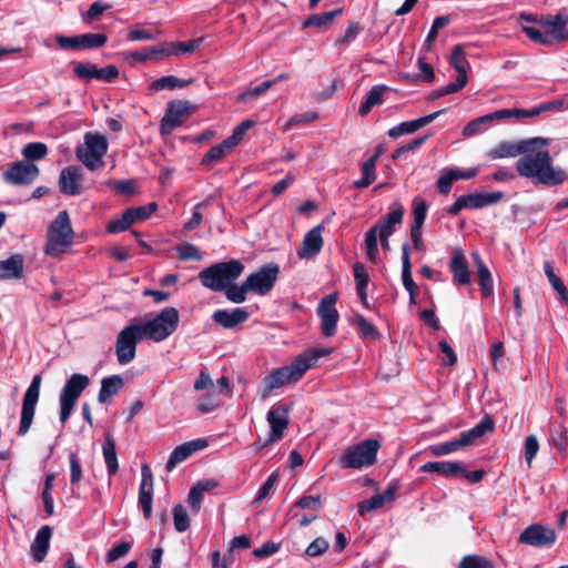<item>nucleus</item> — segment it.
Listing matches in <instances>:
<instances>
[{
    "instance_id": "nucleus-54",
    "label": "nucleus",
    "mask_w": 568,
    "mask_h": 568,
    "mask_svg": "<svg viewBox=\"0 0 568 568\" xmlns=\"http://www.w3.org/2000/svg\"><path fill=\"white\" fill-rule=\"evenodd\" d=\"M190 456H191V454H190V450L187 449L185 443L176 446L172 450V453L166 462V465H165L166 470L171 471L178 464L182 463Z\"/></svg>"
},
{
    "instance_id": "nucleus-30",
    "label": "nucleus",
    "mask_w": 568,
    "mask_h": 568,
    "mask_svg": "<svg viewBox=\"0 0 568 568\" xmlns=\"http://www.w3.org/2000/svg\"><path fill=\"white\" fill-rule=\"evenodd\" d=\"M105 440L102 446L103 457L108 470L109 477H112L116 474L119 469L116 448H115V439L112 436L111 432H105L104 434Z\"/></svg>"
},
{
    "instance_id": "nucleus-53",
    "label": "nucleus",
    "mask_w": 568,
    "mask_h": 568,
    "mask_svg": "<svg viewBox=\"0 0 568 568\" xmlns=\"http://www.w3.org/2000/svg\"><path fill=\"white\" fill-rule=\"evenodd\" d=\"M458 568H494V564L483 556L467 555L462 558Z\"/></svg>"
},
{
    "instance_id": "nucleus-62",
    "label": "nucleus",
    "mask_w": 568,
    "mask_h": 568,
    "mask_svg": "<svg viewBox=\"0 0 568 568\" xmlns=\"http://www.w3.org/2000/svg\"><path fill=\"white\" fill-rule=\"evenodd\" d=\"M158 38V34L139 27H132L128 33V40L130 41H153Z\"/></svg>"
},
{
    "instance_id": "nucleus-17",
    "label": "nucleus",
    "mask_w": 568,
    "mask_h": 568,
    "mask_svg": "<svg viewBox=\"0 0 568 568\" xmlns=\"http://www.w3.org/2000/svg\"><path fill=\"white\" fill-rule=\"evenodd\" d=\"M39 168L28 161H17L11 163L2 173V179L11 185H29L39 175Z\"/></svg>"
},
{
    "instance_id": "nucleus-20",
    "label": "nucleus",
    "mask_w": 568,
    "mask_h": 568,
    "mask_svg": "<svg viewBox=\"0 0 568 568\" xmlns=\"http://www.w3.org/2000/svg\"><path fill=\"white\" fill-rule=\"evenodd\" d=\"M141 483L139 488V505L142 507L143 515L146 519L152 516V498H153V476L148 464L141 467Z\"/></svg>"
},
{
    "instance_id": "nucleus-13",
    "label": "nucleus",
    "mask_w": 568,
    "mask_h": 568,
    "mask_svg": "<svg viewBox=\"0 0 568 568\" xmlns=\"http://www.w3.org/2000/svg\"><path fill=\"white\" fill-rule=\"evenodd\" d=\"M41 381V375H34L31 381V384L29 385L24 393L22 400L20 425L18 429L19 436H24L32 425L36 406L39 400Z\"/></svg>"
},
{
    "instance_id": "nucleus-5",
    "label": "nucleus",
    "mask_w": 568,
    "mask_h": 568,
    "mask_svg": "<svg viewBox=\"0 0 568 568\" xmlns=\"http://www.w3.org/2000/svg\"><path fill=\"white\" fill-rule=\"evenodd\" d=\"M74 232L71 226L69 214L65 210L60 211L48 229V240L44 252L47 255L58 257L65 253L72 245Z\"/></svg>"
},
{
    "instance_id": "nucleus-6",
    "label": "nucleus",
    "mask_w": 568,
    "mask_h": 568,
    "mask_svg": "<svg viewBox=\"0 0 568 568\" xmlns=\"http://www.w3.org/2000/svg\"><path fill=\"white\" fill-rule=\"evenodd\" d=\"M108 148L109 143L104 135L87 132L83 144L75 148V156L89 171L93 172L104 166L103 158Z\"/></svg>"
},
{
    "instance_id": "nucleus-15",
    "label": "nucleus",
    "mask_w": 568,
    "mask_h": 568,
    "mask_svg": "<svg viewBox=\"0 0 568 568\" xmlns=\"http://www.w3.org/2000/svg\"><path fill=\"white\" fill-rule=\"evenodd\" d=\"M290 412L291 406L282 403H276L270 408L266 415L270 433L264 445L276 443L284 437L290 423Z\"/></svg>"
},
{
    "instance_id": "nucleus-27",
    "label": "nucleus",
    "mask_w": 568,
    "mask_h": 568,
    "mask_svg": "<svg viewBox=\"0 0 568 568\" xmlns=\"http://www.w3.org/2000/svg\"><path fill=\"white\" fill-rule=\"evenodd\" d=\"M23 256L13 254L4 261H0V281L19 280L23 276Z\"/></svg>"
},
{
    "instance_id": "nucleus-33",
    "label": "nucleus",
    "mask_w": 568,
    "mask_h": 568,
    "mask_svg": "<svg viewBox=\"0 0 568 568\" xmlns=\"http://www.w3.org/2000/svg\"><path fill=\"white\" fill-rule=\"evenodd\" d=\"M123 385L124 382L120 375L104 377L101 381V387L98 395L99 403H106L111 397L120 392Z\"/></svg>"
},
{
    "instance_id": "nucleus-64",
    "label": "nucleus",
    "mask_w": 568,
    "mask_h": 568,
    "mask_svg": "<svg viewBox=\"0 0 568 568\" xmlns=\"http://www.w3.org/2000/svg\"><path fill=\"white\" fill-rule=\"evenodd\" d=\"M156 210L154 202L148 203L146 205L130 207L129 211L132 213L134 223L146 220Z\"/></svg>"
},
{
    "instance_id": "nucleus-42",
    "label": "nucleus",
    "mask_w": 568,
    "mask_h": 568,
    "mask_svg": "<svg viewBox=\"0 0 568 568\" xmlns=\"http://www.w3.org/2000/svg\"><path fill=\"white\" fill-rule=\"evenodd\" d=\"M202 39H192L184 42H170L166 41V47L169 50V57L170 55H182L185 53H192L194 52L199 45L201 44Z\"/></svg>"
},
{
    "instance_id": "nucleus-34",
    "label": "nucleus",
    "mask_w": 568,
    "mask_h": 568,
    "mask_svg": "<svg viewBox=\"0 0 568 568\" xmlns=\"http://www.w3.org/2000/svg\"><path fill=\"white\" fill-rule=\"evenodd\" d=\"M235 146L226 138L220 144L213 145L203 156L201 164L210 168L229 155Z\"/></svg>"
},
{
    "instance_id": "nucleus-36",
    "label": "nucleus",
    "mask_w": 568,
    "mask_h": 568,
    "mask_svg": "<svg viewBox=\"0 0 568 568\" xmlns=\"http://www.w3.org/2000/svg\"><path fill=\"white\" fill-rule=\"evenodd\" d=\"M378 156L379 153L377 152L362 164V178L353 182L355 189H365L374 182L376 178L375 166Z\"/></svg>"
},
{
    "instance_id": "nucleus-18",
    "label": "nucleus",
    "mask_w": 568,
    "mask_h": 568,
    "mask_svg": "<svg viewBox=\"0 0 568 568\" xmlns=\"http://www.w3.org/2000/svg\"><path fill=\"white\" fill-rule=\"evenodd\" d=\"M552 528L539 524L529 525L518 537V542L537 548L550 547L556 541Z\"/></svg>"
},
{
    "instance_id": "nucleus-22",
    "label": "nucleus",
    "mask_w": 568,
    "mask_h": 568,
    "mask_svg": "<svg viewBox=\"0 0 568 568\" xmlns=\"http://www.w3.org/2000/svg\"><path fill=\"white\" fill-rule=\"evenodd\" d=\"M446 110H438L427 115L420 116L415 120L404 121L392 129L388 130V136L393 139H397L404 134H412L416 132L418 129L432 123L435 119H437L440 114L445 113Z\"/></svg>"
},
{
    "instance_id": "nucleus-10",
    "label": "nucleus",
    "mask_w": 568,
    "mask_h": 568,
    "mask_svg": "<svg viewBox=\"0 0 568 568\" xmlns=\"http://www.w3.org/2000/svg\"><path fill=\"white\" fill-rule=\"evenodd\" d=\"M179 325V312L174 307L163 308L153 320L141 323L146 337L161 342L175 332Z\"/></svg>"
},
{
    "instance_id": "nucleus-8",
    "label": "nucleus",
    "mask_w": 568,
    "mask_h": 568,
    "mask_svg": "<svg viewBox=\"0 0 568 568\" xmlns=\"http://www.w3.org/2000/svg\"><path fill=\"white\" fill-rule=\"evenodd\" d=\"M493 429L494 422L488 415H486L473 428L462 432L457 438L430 446L432 453L435 456L452 454L470 445L475 439L483 437L487 432H491Z\"/></svg>"
},
{
    "instance_id": "nucleus-50",
    "label": "nucleus",
    "mask_w": 568,
    "mask_h": 568,
    "mask_svg": "<svg viewBox=\"0 0 568 568\" xmlns=\"http://www.w3.org/2000/svg\"><path fill=\"white\" fill-rule=\"evenodd\" d=\"M48 154V148L42 142H31L24 145L22 149V155L28 161H38L43 159Z\"/></svg>"
},
{
    "instance_id": "nucleus-48",
    "label": "nucleus",
    "mask_w": 568,
    "mask_h": 568,
    "mask_svg": "<svg viewBox=\"0 0 568 568\" xmlns=\"http://www.w3.org/2000/svg\"><path fill=\"white\" fill-rule=\"evenodd\" d=\"M79 40L81 49H98L106 43L108 37L104 33H82Z\"/></svg>"
},
{
    "instance_id": "nucleus-26",
    "label": "nucleus",
    "mask_w": 568,
    "mask_h": 568,
    "mask_svg": "<svg viewBox=\"0 0 568 568\" xmlns=\"http://www.w3.org/2000/svg\"><path fill=\"white\" fill-rule=\"evenodd\" d=\"M449 270L453 281L457 285H468L470 283V271L466 257L462 251H456L449 262Z\"/></svg>"
},
{
    "instance_id": "nucleus-51",
    "label": "nucleus",
    "mask_w": 568,
    "mask_h": 568,
    "mask_svg": "<svg viewBox=\"0 0 568 568\" xmlns=\"http://www.w3.org/2000/svg\"><path fill=\"white\" fill-rule=\"evenodd\" d=\"M74 74L82 80H92L98 77V67L91 62H73Z\"/></svg>"
},
{
    "instance_id": "nucleus-47",
    "label": "nucleus",
    "mask_w": 568,
    "mask_h": 568,
    "mask_svg": "<svg viewBox=\"0 0 568 568\" xmlns=\"http://www.w3.org/2000/svg\"><path fill=\"white\" fill-rule=\"evenodd\" d=\"M223 292L225 293L226 298L235 304L245 302L247 293H251L245 281L241 285H234L232 283Z\"/></svg>"
},
{
    "instance_id": "nucleus-21",
    "label": "nucleus",
    "mask_w": 568,
    "mask_h": 568,
    "mask_svg": "<svg viewBox=\"0 0 568 568\" xmlns=\"http://www.w3.org/2000/svg\"><path fill=\"white\" fill-rule=\"evenodd\" d=\"M82 173L81 169L70 165L61 170L59 176L60 192L65 195L75 196L82 192Z\"/></svg>"
},
{
    "instance_id": "nucleus-1",
    "label": "nucleus",
    "mask_w": 568,
    "mask_h": 568,
    "mask_svg": "<svg viewBox=\"0 0 568 568\" xmlns=\"http://www.w3.org/2000/svg\"><path fill=\"white\" fill-rule=\"evenodd\" d=\"M328 354V349L325 348H311L297 355L290 365L273 369L263 379L262 397L266 398L272 390L298 382L308 369L317 364L321 357Z\"/></svg>"
},
{
    "instance_id": "nucleus-16",
    "label": "nucleus",
    "mask_w": 568,
    "mask_h": 568,
    "mask_svg": "<svg viewBox=\"0 0 568 568\" xmlns=\"http://www.w3.org/2000/svg\"><path fill=\"white\" fill-rule=\"evenodd\" d=\"M190 113L191 105L187 101L178 100L169 102L160 124L161 134H171L176 128L183 124Z\"/></svg>"
},
{
    "instance_id": "nucleus-41",
    "label": "nucleus",
    "mask_w": 568,
    "mask_h": 568,
    "mask_svg": "<svg viewBox=\"0 0 568 568\" xmlns=\"http://www.w3.org/2000/svg\"><path fill=\"white\" fill-rule=\"evenodd\" d=\"M384 90L385 87L375 85L366 93L365 100L361 103L358 109L361 115H366L373 106L383 104Z\"/></svg>"
},
{
    "instance_id": "nucleus-49",
    "label": "nucleus",
    "mask_w": 568,
    "mask_h": 568,
    "mask_svg": "<svg viewBox=\"0 0 568 568\" xmlns=\"http://www.w3.org/2000/svg\"><path fill=\"white\" fill-rule=\"evenodd\" d=\"M449 63L458 74H467L466 67L468 65V61L463 45L457 44L453 48Z\"/></svg>"
},
{
    "instance_id": "nucleus-37",
    "label": "nucleus",
    "mask_w": 568,
    "mask_h": 568,
    "mask_svg": "<svg viewBox=\"0 0 568 568\" xmlns=\"http://www.w3.org/2000/svg\"><path fill=\"white\" fill-rule=\"evenodd\" d=\"M544 271L551 287L557 293L558 300L565 305H568V288L565 286L561 278L556 275L550 262L547 261L544 263Z\"/></svg>"
},
{
    "instance_id": "nucleus-46",
    "label": "nucleus",
    "mask_w": 568,
    "mask_h": 568,
    "mask_svg": "<svg viewBox=\"0 0 568 568\" xmlns=\"http://www.w3.org/2000/svg\"><path fill=\"white\" fill-rule=\"evenodd\" d=\"M354 270V278L356 283V292L359 297L365 300V292H367L369 276L365 268V266L361 263H356L353 266Z\"/></svg>"
},
{
    "instance_id": "nucleus-52",
    "label": "nucleus",
    "mask_w": 568,
    "mask_h": 568,
    "mask_svg": "<svg viewBox=\"0 0 568 568\" xmlns=\"http://www.w3.org/2000/svg\"><path fill=\"white\" fill-rule=\"evenodd\" d=\"M174 528L179 532H184L190 527V518L184 506L178 504L173 508Z\"/></svg>"
},
{
    "instance_id": "nucleus-60",
    "label": "nucleus",
    "mask_w": 568,
    "mask_h": 568,
    "mask_svg": "<svg viewBox=\"0 0 568 568\" xmlns=\"http://www.w3.org/2000/svg\"><path fill=\"white\" fill-rule=\"evenodd\" d=\"M253 120H244L233 129L232 134L227 138L234 146H236L244 138L247 130L254 125Z\"/></svg>"
},
{
    "instance_id": "nucleus-59",
    "label": "nucleus",
    "mask_w": 568,
    "mask_h": 568,
    "mask_svg": "<svg viewBox=\"0 0 568 568\" xmlns=\"http://www.w3.org/2000/svg\"><path fill=\"white\" fill-rule=\"evenodd\" d=\"M209 204H210V199H206V200L197 203L193 207L192 216L187 222H185L184 230L191 231L201 225V223H202V211L201 210H202V207H205Z\"/></svg>"
},
{
    "instance_id": "nucleus-12",
    "label": "nucleus",
    "mask_w": 568,
    "mask_h": 568,
    "mask_svg": "<svg viewBox=\"0 0 568 568\" xmlns=\"http://www.w3.org/2000/svg\"><path fill=\"white\" fill-rule=\"evenodd\" d=\"M550 140L546 138H530L520 140L518 142H503L498 144L496 148L491 149L488 152V156L493 160L496 159H505V158H515L520 154H526L528 152L535 151L537 149L545 148L549 145Z\"/></svg>"
},
{
    "instance_id": "nucleus-11",
    "label": "nucleus",
    "mask_w": 568,
    "mask_h": 568,
    "mask_svg": "<svg viewBox=\"0 0 568 568\" xmlns=\"http://www.w3.org/2000/svg\"><path fill=\"white\" fill-rule=\"evenodd\" d=\"M145 337L141 323H131L118 334L115 353L120 365H128L134 359L136 345Z\"/></svg>"
},
{
    "instance_id": "nucleus-23",
    "label": "nucleus",
    "mask_w": 568,
    "mask_h": 568,
    "mask_svg": "<svg viewBox=\"0 0 568 568\" xmlns=\"http://www.w3.org/2000/svg\"><path fill=\"white\" fill-rule=\"evenodd\" d=\"M322 231L323 226L316 225L305 234L302 245L297 251L300 258H313L320 254L323 247Z\"/></svg>"
},
{
    "instance_id": "nucleus-55",
    "label": "nucleus",
    "mask_w": 568,
    "mask_h": 568,
    "mask_svg": "<svg viewBox=\"0 0 568 568\" xmlns=\"http://www.w3.org/2000/svg\"><path fill=\"white\" fill-rule=\"evenodd\" d=\"M449 22V16H439L436 17L432 23L430 30L425 39L424 48L427 50L430 48L433 41L437 37V32L439 29L446 27Z\"/></svg>"
},
{
    "instance_id": "nucleus-43",
    "label": "nucleus",
    "mask_w": 568,
    "mask_h": 568,
    "mask_svg": "<svg viewBox=\"0 0 568 568\" xmlns=\"http://www.w3.org/2000/svg\"><path fill=\"white\" fill-rule=\"evenodd\" d=\"M190 81L181 80L175 75H165L154 80L151 83V89L154 91L161 90H175L180 88H184L189 84Z\"/></svg>"
},
{
    "instance_id": "nucleus-31",
    "label": "nucleus",
    "mask_w": 568,
    "mask_h": 568,
    "mask_svg": "<svg viewBox=\"0 0 568 568\" xmlns=\"http://www.w3.org/2000/svg\"><path fill=\"white\" fill-rule=\"evenodd\" d=\"M169 57L166 41L158 45L148 47L141 50L132 51L130 58L135 62H145L148 60H161Z\"/></svg>"
},
{
    "instance_id": "nucleus-39",
    "label": "nucleus",
    "mask_w": 568,
    "mask_h": 568,
    "mask_svg": "<svg viewBox=\"0 0 568 568\" xmlns=\"http://www.w3.org/2000/svg\"><path fill=\"white\" fill-rule=\"evenodd\" d=\"M402 282L406 291L417 290V285L413 280L412 264L409 257V244L402 245Z\"/></svg>"
},
{
    "instance_id": "nucleus-3",
    "label": "nucleus",
    "mask_w": 568,
    "mask_h": 568,
    "mask_svg": "<svg viewBox=\"0 0 568 568\" xmlns=\"http://www.w3.org/2000/svg\"><path fill=\"white\" fill-rule=\"evenodd\" d=\"M244 271L239 260L215 263L199 273L202 285L213 292H223L237 280Z\"/></svg>"
},
{
    "instance_id": "nucleus-14",
    "label": "nucleus",
    "mask_w": 568,
    "mask_h": 568,
    "mask_svg": "<svg viewBox=\"0 0 568 568\" xmlns=\"http://www.w3.org/2000/svg\"><path fill=\"white\" fill-rule=\"evenodd\" d=\"M280 274V266L276 263H268L256 272L250 274L245 282L251 291L260 296L267 295L274 287Z\"/></svg>"
},
{
    "instance_id": "nucleus-25",
    "label": "nucleus",
    "mask_w": 568,
    "mask_h": 568,
    "mask_svg": "<svg viewBox=\"0 0 568 568\" xmlns=\"http://www.w3.org/2000/svg\"><path fill=\"white\" fill-rule=\"evenodd\" d=\"M89 384L90 379L87 375L73 374L62 387L59 398L75 404L77 399L80 397L81 393L89 386Z\"/></svg>"
},
{
    "instance_id": "nucleus-56",
    "label": "nucleus",
    "mask_w": 568,
    "mask_h": 568,
    "mask_svg": "<svg viewBox=\"0 0 568 568\" xmlns=\"http://www.w3.org/2000/svg\"><path fill=\"white\" fill-rule=\"evenodd\" d=\"M132 548V544L129 541H122L118 545H114L106 552L105 560L106 562H113L120 558L125 557Z\"/></svg>"
},
{
    "instance_id": "nucleus-45",
    "label": "nucleus",
    "mask_w": 568,
    "mask_h": 568,
    "mask_svg": "<svg viewBox=\"0 0 568 568\" xmlns=\"http://www.w3.org/2000/svg\"><path fill=\"white\" fill-rule=\"evenodd\" d=\"M132 224H134L132 213L125 210L119 217L111 220L108 223L106 230L109 233H120L126 231Z\"/></svg>"
},
{
    "instance_id": "nucleus-19",
    "label": "nucleus",
    "mask_w": 568,
    "mask_h": 568,
    "mask_svg": "<svg viewBox=\"0 0 568 568\" xmlns=\"http://www.w3.org/2000/svg\"><path fill=\"white\" fill-rule=\"evenodd\" d=\"M336 294H329L321 300L317 306V315L321 318V329L324 336L331 337L336 332L338 312L335 307Z\"/></svg>"
},
{
    "instance_id": "nucleus-57",
    "label": "nucleus",
    "mask_w": 568,
    "mask_h": 568,
    "mask_svg": "<svg viewBox=\"0 0 568 568\" xmlns=\"http://www.w3.org/2000/svg\"><path fill=\"white\" fill-rule=\"evenodd\" d=\"M427 203L423 199H415L414 200V209H413V223L414 226H420L423 227V224L425 222L426 215H427Z\"/></svg>"
},
{
    "instance_id": "nucleus-7",
    "label": "nucleus",
    "mask_w": 568,
    "mask_h": 568,
    "mask_svg": "<svg viewBox=\"0 0 568 568\" xmlns=\"http://www.w3.org/2000/svg\"><path fill=\"white\" fill-rule=\"evenodd\" d=\"M404 216V209L402 205L389 211L381 221L379 224L373 225L365 233V247L366 256L371 262H376L378 258V244L377 235L392 236L397 225L402 224Z\"/></svg>"
},
{
    "instance_id": "nucleus-44",
    "label": "nucleus",
    "mask_w": 568,
    "mask_h": 568,
    "mask_svg": "<svg viewBox=\"0 0 568 568\" xmlns=\"http://www.w3.org/2000/svg\"><path fill=\"white\" fill-rule=\"evenodd\" d=\"M353 324L357 327L358 334L362 338H379V333L377 328L372 323H369L363 315H355Z\"/></svg>"
},
{
    "instance_id": "nucleus-4",
    "label": "nucleus",
    "mask_w": 568,
    "mask_h": 568,
    "mask_svg": "<svg viewBox=\"0 0 568 568\" xmlns=\"http://www.w3.org/2000/svg\"><path fill=\"white\" fill-rule=\"evenodd\" d=\"M556 105V102H546L541 103L539 105H536L531 109H500L497 111H494L491 113H487L483 116L476 118L471 121H469L464 130L463 134L466 136H471L474 134H477L485 130L486 125L491 123L493 121L497 120H504V119H510L515 118L517 120H523L526 118H534L542 112L550 110Z\"/></svg>"
},
{
    "instance_id": "nucleus-61",
    "label": "nucleus",
    "mask_w": 568,
    "mask_h": 568,
    "mask_svg": "<svg viewBox=\"0 0 568 568\" xmlns=\"http://www.w3.org/2000/svg\"><path fill=\"white\" fill-rule=\"evenodd\" d=\"M179 257L183 261L195 260L200 261L203 258V253L200 248L193 244L185 243L178 248Z\"/></svg>"
},
{
    "instance_id": "nucleus-40",
    "label": "nucleus",
    "mask_w": 568,
    "mask_h": 568,
    "mask_svg": "<svg viewBox=\"0 0 568 568\" xmlns=\"http://www.w3.org/2000/svg\"><path fill=\"white\" fill-rule=\"evenodd\" d=\"M475 260L477 263V274L479 280L480 291L484 297H489L494 292L493 276L489 268L481 262L480 257L476 254Z\"/></svg>"
},
{
    "instance_id": "nucleus-9",
    "label": "nucleus",
    "mask_w": 568,
    "mask_h": 568,
    "mask_svg": "<svg viewBox=\"0 0 568 568\" xmlns=\"http://www.w3.org/2000/svg\"><path fill=\"white\" fill-rule=\"evenodd\" d=\"M379 443L376 439H365L349 446L339 458V466L345 469H359L376 462Z\"/></svg>"
},
{
    "instance_id": "nucleus-2",
    "label": "nucleus",
    "mask_w": 568,
    "mask_h": 568,
    "mask_svg": "<svg viewBox=\"0 0 568 568\" xmlns=\"http://www.w3.org/2000/svg\"><path fill=\"white\" fill-rule=\"evenodd\" d=\"M516 170L520 176L548 186L559 185L567 180L566 172L554 166L549 152L540 149L524 154L516 162Z\"/></svg>"
},
{
    "instance_id": "nucleus-58",
    "label": "nucleus",
    "mask_w": 568,
    "mask_h": 568,
    "mask_svg": "<svg viewBox=\"0 0 568 568\" xmlns=\"http://www.w3.org/2000/svg\"><path fill=\"white\" fill-rule=\"evenodd\" d=\"M521 31L531 40L545 45H550L551 40L550 36L547 33V30L545 32L540 31L539 29H536L534 27L528 26H521Z\"/></svg>"
},
{
    "instance_id": "nucleus-63",
    "label": "nucleus",
    "mask_w": 568,
    "mask_h": 568,
    "mask_svg": "<svg viewBox=\"0 0 568 568\" xmlns=\"http://www.w3.org/2000/svg\"><path fill=\"white\" fill-rule=\"evenodd\" d=\"M328 541L323 537L314 539L305 549V554L308 557H318L328 549Z\"/></svg>"
},
{
    "instance_id": "nucleus-35",
    "label": "nucleus",
    "mask_w": 568,
    "mask_h": 568,
    "mask_svg": "<svg viewBox=\"0 0 568 568\" xmlns=\"http://www.w3.org/2000/svg\"><path fill=\"white\" fill-rule=\"evenodd\" d=\"M504 197L500 191L495 192H476L467 194L469 209H481L484 206L498 203Z\"/></svg>"
},
{
    "instance_id": "nucleus-38",
    "label": "nucleus",
    "mask_w": 568,
    "mask_h": 568,
    "mask_svg": "<svg viewBox=\"0 0 568 568\" xmlns=\"http://www.w3.org/2000/svg\"><path fill=\"white\" fill-rule=\"evenodd\" d=\"M342 13V9H335L328 12H322L310 16L306 20L303 21L302 28H317L322 29L329 26L334 19Z\"/></svg>"
},
{
    "instance_id": "nucleus-32",
    "label": "nucleus",
    "mask_w": 568,
    "mask_h": 568,
    "mask_svg": "<svg viewBox=\"0 0 568 568\" xmlns=\"http://www.w3.org/2000/svg\"><path fill=\"white\" fill-rule=\"evenodd\" d=\"M568 14L564 11H559L554 14L551 26L547 30V33L550 36L551 43L561 42L568 40Z\"/></svg>"
},
{
    "instance_id": "nucleus-24",
    "label": "nucleus",
    "mask_w": 568,
    "mask_h": 568,
    "mask_svg": "<svg viewBox=\"0 0 568 568\" xmlns=\"http://www.w3.org/2000/svg\"><path fill=\"white\" fill-rule=\"evenodd\" d=\"M250 317V313L242 307L229 310H216L212 314V320L224 328H233L244 323Z\"/></svg>"
},
{
    "instance_id": "nucleus-29",
    "label": "nucleus",
    "mask_w": 568,
    "mask_h": 568,
    "mask_svg": "<svg viewBox=\"0 0 568 568\" xmlns=\"http://www.w3.org/2000/svg\"><path fill=\"white\" fill-rule=\"evenodd\" d=\"M423 473H438L445 477H456L463 471L462 462H428L419 467Z\"/></svg>"
},
{
    "instance_id": "nucleus-28",
    "label": "nucleus",
    "mask_w": 568,
    "mask_h": 568,
    "mask_svg": "<svg viewBox=\"0 0 568 568\" xmlns=\"http://www.w3.org/2000/svg\"><path fill=\"white\" fill-rule=\"evenodd\" d=\"M51 534L52 530L49 526H43L38 530L31 544V555L34 561L41 562L44 560L49 550Z\"/></svg>"
}]
</instances>
